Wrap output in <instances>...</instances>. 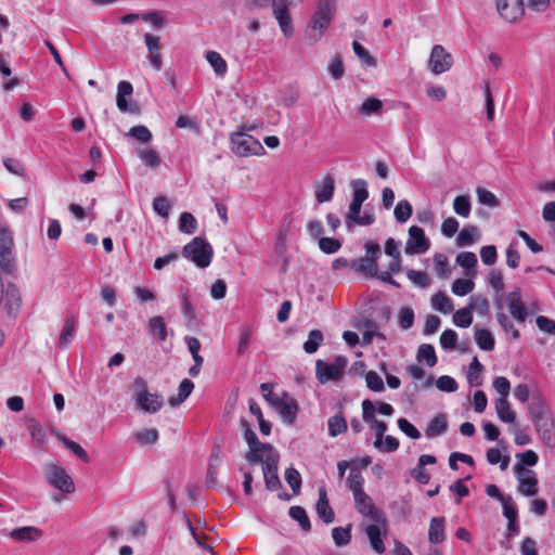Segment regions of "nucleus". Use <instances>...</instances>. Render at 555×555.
Returning <instances> with one entry per match:
<instances>
[{
    "label": "nucleus",
    "mask_w": 555,
    "mask_h": 555,
    "mask_svg": "<svg viewBox=\"0 0 555 555\" xmlns=\"http://www.w3.org/2000/svg\"><path fill=\"white\" fill-rule=\"evenodd\" d=\"M335 10V0H318L315 12L306 30V40L309 44H314L322 38L334 17Z\"/></svg>",
    "instance_id": "f257e3e1"
},
{
    "label": "nucleus",
    "mask_w": 555,
    "mask_h": 555,
    "mask_svg": "<svg viewBox=\"0 0 555 555\" xmlns=\"http://www.w3.org/2000/svg\"><path fill=\"white\" fill-rule=\"evenodd\" d=\"M182 256L191 260L197 268H207L214 257L211 245L202 237H194L182 249Z\"/></svg>",
    "instance_id": "f03ea898"
},
{
    "label": "nucleus",
    "mask_w": 555,
    "mask_h": 555,
    "mask_svg": "<svg viewBox=\"0 0 555 555\" xmlns=\"http://www.w3.org/2000/svg\"><path fill=\"white\" fill-rule=\"evenodd\" d=\"M232 152L240 157L261 155L264 153L262 144L253 135L245 132H234L230 137Z\"/></svg>",
    "instance_id": "7ed1b4c3"
},
{
    "label": "nucleus",
    "mask_w": 555,
    "mask_h": 555,
    "mask_svg": "<svg viewBox=\"0 0 555 555\" xmlns=\"http://www.w3.org/2000/svg\"><path fill=\"white\" fill-rule=\"evenodd\" d=\"M279 459V453L275 451L271 452L270 454H266V456L259 461L262 465V474L266 488L269 491H275L282 486L278 475Z\"/></svg>",
    "instance_id": "20e7f679"
},
{
    "label": "nucleus",
    "mask_w": 555,
    "mask_h": 555,
    "mask_svg": "<svg viewBox=\"0 0 555 555\" xmlns=\"http://www.w3.org/2000/svg\"><path fill=\"white\" fill-rule=\"evenodd\" d=\"M354 506L358 513L367 518L372 522H385V514L377 508L373 500L364 492H360L353 496Z\"/></svg>",
    "instance_id": "39448f33"
},
{
    "label": "nucleus",
    "mask_w": 555,
    "mask_h": 555,
    "mask_svg": "<svg viewBox=\"0 0 555 555\" xmlns=\"http://www.w3.org/2000/svg\"><path fill=\"white\" fill-rule=\"evenodd\" d=\"M244 438L249 447V452L245 455L249 463H258L266 454L275 452L270 443L260 442L253 429L245 430Z\"/></svg>",
    "instance_id": "423d86ee"
},
{
    "label": "nucleus",
    "mask_w": 555,
    "mask_h": 555,
    "mask_svg": "<svg viewBox=\"0 0 555 555\" xmlns=\"http://www.w3.org/2000/svg\"><path fill=\"white\" fill-rule=\"evenodd\" d=\"M270 405L286 424L293 425L295 423L299 408L297 401L288 392H283Z\"/></svg>",
    "instance_id": "0eeeda50"
},
{
    "label": "nucleus",
    "mask_w": 555,
    "mask_h": 555,
    "mask_svg": "<svg viewBox=\"0 0 555 555\" xmlns=\"http://www.w3.org/2000/svg\"><path fill=\"white\" fill-rule=\"evenodd\" d=\"M514 472L518 481V492L525 496L535 495L538 493V479L534 470L515 465Z\"/></svg>",
    "instance_id": "6e6552de"
},
{
    "label": "nucleus",
    "mask_w": 555,
    "mask_h": 555,
    "mask_svg": "<svg viewBox=\"0 0 555 555\" xmlns=\"http://www.w3.org/2000/svg\"><path fill=\"white\" fill-rule=\"evenodd\" d=\"M47 478L49 483L64 493H73L75 485L72 477L64 468L50 464L47 468Z\"/></svg>",
    "instance_id": "1a4fd4ad"
},
{
    "label": "nucleus",
    "mask_w": 555,
    "mask_h": 555,
    "mask_svg": "<svg viewBox=\"0 0 555 555\" xmlns=\"http://www.w3.org/2000/svg\"><path fill=\"white\" fill-rule=\"evenodd\" d=\"M430 247L429 240L425 236V232L417 225L409 229V238L405 243L404 251L408 255H418L426 253Z\"/></svg>",
    "instance_id": "9d476101"
},
{
    "label": "nucleus",
    "mask_w": 555,
    "mask_h": 555,
    "mask_svg": "<svg viewBox=\"0 0 555 555\" xmlns=\"http://www.w3.org/2000/svg\"><path fill=\"white\" fill-rule=\"evenodd\" d=\"M452 55L448 53L442 46L436 44L433 48L428 61V66L435 75H439L449 70L452 66Z\"/></svg>",
    "instance_id": "9b49d317"
},
{
    "label": "nucleus",
    "mask_w": 555,
    "mask_h": 555,
    "mask_svg": "<svg viewBox=\"0 0 555 555\" xmlns=\"http://www.w3.org/2000/svg\"><path fill=\"white\" fill-rule=\"evenodd\" d=\"M495 4L502 18L509 23L516 22L525 13L522 0H495Z\"/></svg>",
    "instance_id": "f8f14e48"
},
{
    "label": "nucleus",
    "mask_w": 555,
    "mask_h": 555,
    "mask_svg": "<svg viewBox=\"0 0 555 555\" xmlns=\"http://www.w3.org/2000/svg\"><path fill=\"white\" fill-rule=\"evenodd\" d=\"M388 529L387 518L385 517V522H372L364 527V532L370 541V545L372 550L377 554H383L385 552V544L382 539V534H386Z\"/></svg>",
    "instance_id": "ddd939ff"
},
{
    "label": "nucleus",
    "mask_w": 555,
    "mask_h": 555,
    "mask_svg": "<svg viewBox=\"0 0 555 555\" xmlns=\"http://www.w3.org/2000/svg\"><path fill=\"white\" fill-rule=\"evenodd\" d=\"M11 244L12 238L10 234L4 230L0 231V268L8 273H11L15 268L10 249Z\"/></svg>",
    "instance_id": "4468645a"
},
{
    "label": "nucleus",
    "mask_w": 555,
    "mask_h": 555,
    "mask_svg": "<svg viewBox=\"0 0 555 555\" xmlns=\"http://www.w3.org/2000/svg\"><path fill=\"white\" fill-rule=\"evenodd\" d=\"M335 191V180L332 175H326L321 181L314 183V195L319 204L332 201Z\"/></svg>",
    "instance_id": "2eb2a0df"
},
{
    "label": "nucleus",
    "mask_w": 555,
    "mask_h": 555,
    "mask_svg": "<svg viewBox=\"0 0 555 555\" xmlns=\"http://www.w3.org/2000/svg\"><path fill=\"white\" fill-rule=\"evenodd\" d=\"M318 493L319 498L315 504V512L323 522L326 525L332 524L335 519V514L330 505L325 487H320Z\"/></svg>",
    "instance_id": "dca6fc26"
},
{
    "label": "nucleus",
    "mask_w": 555,
    "mask_h": 555,
    "mask_svg": "<svg viewBox=\"0 0 555 555\" xmlns=\"http://www.w3.org/2000/svg\"><path fill=\"white\" fill-rule=\"evenodd\" d=\"M537 431L544 442L550 448L555 447V424L553 418L550 416L533 422Z\"/></svg>",
    "instance_id": "f3484780"
},
{
    "label": "nucleus",
    "mask_w": 555,
    "mask_h": 555,
    "mask_svg": "<svg viewBox=\"0 0 555 555\" xmlns=\"http://www.w3.org/2000/svg\"><path fill=\"white\" fill-rule=\"evenodd\" d=\"M144 41L149 50V59L151 64L156 70H159L163 66L159 37L152 34H145Z\"/></svg>",
    "instance_id": "a211bd4d"
},
{
    "label": "nucleus",
    "mask_w": 555,
    "mask_h": 555,
    "mask_svg": "<svg viewBox=\"0 0 555 555\" xmlns=\"http://www.w3.org/2000/svg\"><path fill=\"white\" fill-rule=\"evenodd\" d=\"M506 301H507V305H508L512 315L518 322H525L528 317V313H527V310H526L524 304L521 302L520 291L515 289V291L511 292L507 295Z\"/></svg>",
    "instance_id": "6ab92c4d"
},
{
    "label": "nucleus",
    "mask_w": 555,
    "mask_h": 555,
    "mask_svg": "<svg viewBox=\"0 0 555 555\" xmlns=\"http://www.w3.org/2000/svg\"><path fill=\"white\" fill-rule=\"evenodd\" d=\"M288 5L282 3V5H273V14L276 18L280 28L285 37H291L293 35V25H292V18L288 11Z\"/></svg>",
    "instance_id": "aec40b11"
},
{
    "label": "nucleus",
    "mask_w": 555,
    "mask_h": 555,
    "mask_svg": "<svg viewBox=\"0 0 555 555\" xmlns=\"http://www.w3.org/2000/svg\"><path fill=\"white\" fill-rule=\"evenodd\" d=\"M315 374L321 384H326L330 380H337L341 377L340 372H338L332 363H327L323 360H318L315 362Z\"/></svg>",
    "instance_id": "412c9836"
},
{
    "label": "nucleus",
    "mask_w": 555,
    "mask_h": 555,
    "mask_svg": "<svg viewBox=\"0 0 555 555\" xmlns=\"http://www.w3.org/2000/svg\"><path fill=\"white\" fill-rule=\"evenodd\" d=\"M428 540L433 544H440L446 540L444 517H434L430 520Z\"/></svg>",
    "instance_id": "4be33fe9"
},
{
    "label": "nucleus",
    "mask_w": 555,
    "mask_h": 555,
    "mask_svg": "<svg viewBox=\"0 0 555 555\" xmlns=\"http://www.w3.org/2000/svg\"><path fill=\"white\" fill-rule=\"evenodd\" d=\"M42 535V531L34 526H26L13 529L10 532V538L20 542H33Z\"/></svg>",
    "instance_id": "5701e85b"
},
{
    "label": "nucleus",
    "mask_w": 555,
    "mask_h": 555,
    "mask_svg": "<svg viewBox=\"0 0 555 555\" xmlns=\"http://www.w3.org/2000/svg\"><path fill=\"white\" fill-rule=\"evenodd\" d=\"M528 410L533 422L551 415L544 400L540 395H533L530 398Z\"/></svg>",
    "instance_id": "b1692460"
},
{
    "label": "nucleus",
    "mask_w": 555,
    "mask_h": 555,
    "mask_svg": "<svg viewBox=\"0 0 555 555\" xmlns=\"http://www.w3.org/2000/svg\"><path fill=\"white\" fill-rule=\"evenodd\" d=\"M495 411L498 414V417L503 423L512 424L516 420L515 412L511 409V404L508 402V399L505 398H498L495 400Z\"/></svg>",
    "instance_id": "393cba45"
},
{
    "label": "nucleus",
    "mask_w": 555,
    "mask_h": 555,
    "mask_svg": "<svg viewBox=\"0 0 555 555\" xmlns=\"http://www.w3.org/2000/svg\"><path fill=\"white\" fill-rule=\"evenodd\" d=\"M146 397H149L146 400H144L142 403H135L139 409L144 411L145 413H156L158 412L163 404H164V398L163 396L158 393H146Z\"/></svg>",
    "instance_id": "a878e982"
},
{
    "label": "nucleus",
    "mask_w": 555,
    "mask_h": 555,
    "mask_svg": "<svg viewBox=\"0 0 555 555\" xmlns=\"http://www.w3.org/2000/svg\"><path fill=\"white\" fill-rule=\"evenodd\" d=\"M448 429V422L444 415L439 414L435 416L428 424L425 434L428 438L440 436Z\"/></svg>",
    "instance_id": "bb28decb"
},
{
    "label": "nucleus",
    "mask_w": 555,
    "mask_h": 555,
    "mask_svg": "<svg viewBox=\"0 0 555 555\" xmlns=\"http://www.w3.org/2000/svg\"><path fill=\"white\" fill-rule=\"evenodd\" d=\"M288 515L293 520L299 524L304 532H310L311 522L304 507L298 505L292 506L288 511Z\"/></svg>",
    "instance_id": "cd10ccee"
},
{
    "label": "nucleus",
    "mask_w": 555,
    "mask_h": 555,
    "mask_svg": "<svg viewBox=\"0 0 555 555\" xmlns=\"http://www.w3.org/2000/svg\"><path fill=\"white\" fill-rule=\"evenodd\" d=\"M475 341L477 346L485 351H491L495 346V340L492 333L486 328L475 331Z\"/></svg>",
    "instance_id": "c85d7f7f"
},
{
    "label": "nucleus",
    "mask_w": 555,
    "mask_h": 555,
    "mask_svg": "<svg viewBox=\"0 0 555 555\" xmlns=\"http://www.w3.org/2000/svg\"><path fill=\"white\" fill-rule=\"evenodd\" d=\"M64 447L69 449L76 456L82 460L85 463H89L90 459L85 449L77 442L68 439L66 436L60 433L52 431Z\"/></svg>",
    "instance_id": "c756f323"
},
{
    "label": "nucleus",
    "mask_w": 555,
    "mask_h": 555,
    "mask_svg": "<svg viewBox=\"0 0 555 555\" xmlns=\"http://www.w3.org/2000/svg\"><path fill=\"white\" fill-rule=\"evenodd\" d=\"M149 332L151 335L163 341L167 338V326L163 317H153L149 321Z\"/></svg>",
    "instance_id": "7c9ffc66"
},
{
    "label": "nucleus",
    "mask_w": 555,
    "mask_h": 555,
    "mask_svg": "<svg viewBox=\"0 0 555 555\" xmlns=\"http://www.w3.org/2000/svg\"><path fill=\"white\" fill-rule=\"evenodd\" d=\"M194 383L188 378L183 379L178 389V395L170 397L168 402L171 406L181 404L193 391Z\"/></svg>",
    "instance_id": "2f4dec72"
},
{
    "label": "nucleus",
    "mask_w": 555,
    "mask_h": 555,
    "mask_svg": "<svg viewBox=\"0 0 555 555\" xmlns=\"http://www.w3.org/2000/svg\"><path fill=\"white\" fill-rule=\"evenodd\" d=\"M479 236V230L475 225L465 227L462 229L456 237V245L459 247L469 246Z\"/></svg>",
    "instance_id": "473e14b6"
},
{
    "label": "nucleus",
    "mask_w": 555,
    "mask_h": 555,
    "mask_svg": "<svg viewBox=\"0 0 555 555\" xmlns=\"http://www.w3.org/2000/svg\"><path fill=\"white\" fill-rule=\"evenodd\" d=\"M352 525L348 524L346 527H335L332 530V538L336 546H345L351 540Z\"/></svg>",
    "instance_id": "72a5a7b5"
},
{
    "label": "nucleus",
    "mask_w": 555,
    "mask_h": 555,
    "mask_svg": "<svg viewBox=\"0 0 555 555\" xmlns=\"http://www.w3.org/2000/svg\"><path fill=\"white\" fill-rule=\"evenodd\" d=\"M431 305L436 310L444 314L451 313L454 309L452 300L441 292L433 295Z\"/></svg>",
    "instance_id": "f704fd0d"
},
{
    "label": "nucleus",
    "mask_w": 555,
    "mask_h": 555,
    "mask_svg": "<svg viewBox=\"0 0 555 555\" xmlns=\"http://www.w3.org/2000/svg\"><path fill=\"white\" fill-rule=\"evenodd\" d=\"M328 425V435L331 437H336L340 434H344L347 428V421L341 414H335L334 416H331L327 421Z\"/></svg>",
    "instance_id": "c9c22d12"
},
{
    "label": "nucleus",
    "mask_w": 555,
    "mask_h": 555,
    "mask_svg": "<svg viewBox=\"0 0 555 555\" xmlns=\"http://www.w3.org/2000/svg\"><path fill=\"white\" fill-rule=\"evenodd\" d=\"M383 109V102L374 96H370L361 104L359 113L364 116H371L373 114L379 115Z\"/></svg>",
    "instance_id": "e433bc0d"
},
{
    "label": "nucleus",
    "mask_w": 555,
    "mask_h": 555,
    "mask_svg": "<svg viewBox=\"0 0 555 555\" xmlns=\"http://www.w3.org/2000/svg\"><path fill=\"white\" fill-rule=\"evenodd\" d=\"M358 272L366 275V276H370V278H375L377 275V273L379 272L378 271V267H377V262H374L370 259H366V258H360L357 262L353 263L352 266Z\"/></svg>",
    "instance_id": "4c0bfd02"
},
{
    "label": "nucleus",
    "mask_w": 555,
    "mask_h": 555,
    "mask_svg": "<svg viewBox=\"0 0 555 555\" xmlns=\"http://www.w3.org/2000/svg\"><path fill=\"white\" fill-rule=\"evenodd\" d=\"M417 360L420 362L425 361L429 367H433L437 363V356L435 348L429 344H423L417 350Z\"/></svg>",
    "instance_id": "58836bf2"
},
{
    "label": "nucleus",
    "mask_w": 555,
    "mask_h": 555,
    "mask_svg": "<svg viewBox=\"0 0 555 555\" xmlns=\"http://www.w3.org/2000/svg\"><path fill=\"white\" fill-rule=\"evenodd\" d=\"M139 158L142 163L151 168H156L160 164V157L158 153L153 149H139L137 150Z\"/></svg>",
    "instance_id": "ea45409f"
},
{
    "label": "nucleus",
    "mask_w": 555,
    "mask_h": 555,
    "mask_svg": "<svg viewBox=\"0 0 555 555\" xmlns=\"http://www.w3.org/2000/svg\"><path fill=\"white\" fill-rule=\"evenodd\" d=\"M75 337V320L74 318H68L65 322L63 331L60 335V347L67 348V346L73 341Z\"/></svg>",
    "instance_id": "a19ab883"
},
{
    "label": "nucleus",
    "mask_w": 555,
    "mask_h": 555,
    "mask_svg": "<svg viewBox=\"0 0 555 555\" xmlns=\"http://www.w3.org/2000/svg\"><path fill=\"white\" fill-rule=\"evenodd\" d=\"M206 60L210 64V66L214 68L215 73L217 75H224L227 72V62L223 60V57L216 51H209L206 54Z\"/></svg>",
    "instance_id": "79ce46f5"
},
{
    "label": "nucleus",
    "mask_w": 555,
    "mask_h": 555,
    "mask_svg": "<svg viewBox=\"0 0 555 555\" xmlns=\"http://www.w3.org/2000/svg\"><path fill=\"white\" fill-rule=\"evenodd\" d=\"M347 482H348V487L351 490L353 496L360 492H364V490H363L364 479L362 477V474L357 468H351L348 479H347Z\"/></svg>",
    "instance_id": "37998d69"
},
{
    "label": "nucleus",
    "mask_w": 555,
    "mask_h": 555,
    "mask_svg": "<svg viewBox=\"0 0 555 555\" xmlns=\"http://www.w3.org/2000/svg\"><path fill=\"white\" fill-rule=\"evenodd\" d=\"M323 341V333L320 330H312L308 335V339L304 344V350L311 354L314 353Z\"/></svg>",
    "instance_id": "c03bdc74"
},
{
    "label": "nucleus",
    "mask_w": 555,
    "mask_h": 555,
    "mask_svg": "<svg viewBox=\"0 0 555 555\" xmlns=\"http://www.w3.org/2000/svg\"><path fill=\"white\" fill-rule=\"evenodd\" d=\"M412 214H413L412 205L410 204V202H408L405 199L400 201L396 205L395 210H393L395 218L400 223L406 222L410 219V217L412 216Z\"/></svg>",
    "instance_id": "a18cd8bd"
},
{
    "label": "nucleus",
    "mask_w": 555,
    "mask_h": 555,
    "mask_svg": "<svg viewBox=\"0 0 555 555\" xmlns=\"http://www.w3.org/2000/svg\"><path fill=\"white\" fill-rule=\"evenodd\" d=\"M472 322H473L472 307L467 306L465 308H462L453 314V323L459 327L466 328V327L470 326Z\"/></svg>",
    "instance_id": "49530a36"
},
{
    "label": "nucleus",
    "mask_w": 555,
    "mask_h": 555,
    "mask_svg": "<svg viewBox=\"0 0 555 555\" xmlns=\"http://www.w3.org/2000/svg\"><path fill=\"white\" fill-rule=\"evenodd\" d=\"M470 199L468 195H459L453 201V209L455 214L463 218H467L470 215Z\"/></svg>",
    "instance_id": "de8ad7c7"
},
{
    "label": "nucleus",
    "mask_w": 555,
    "mask_h": 555,
    "mask_svg": "<svg viewBox=\"0 0 555 555\" xmlns=\"http://www.w3.org/2000/svg\"><path fill=\"white\" fill-rule=\"evenodd\" d=\"M482 370H483L482 364L475 357L473 362L469 365V371L467 374V380L470 386H480L481 385L482 379L480 377V374H481Z\"/></svg>",
    "instance_id": "09e8293b"
},
{
    "label": "nucleus",
    "mask_w": 555,
    "mask_h": 555,
    "mask_svg": "<svg viewBox=\"0 0 555 555\" xmlns=\"http://www.w3.org/2000/svg\"><path fill=\"white\" fill-rule=\"evenodd\" d=\"M29 434L33 441L40 448H43L47 442V436L42 426L37 421H31L29 426Z\"/></svg>",
    "instance_id": "8fccbe9b"
},
{
    "label": "nucleus",
    "mask_w": 555,
    "mask_h": 555,
    "mask_svg": "<svg viewBox=\"0 0 555 555\" xmlns=\"http://www.w3.org/2000/svg\"><path fill=\"white\" fill-rule=\"evenodd\" d=\"M197 221L190 212H182L179 218V230L185 234H193L196 230Z\"/></svg>",
    "instance_id": "3c124183"
},
{
    "label": "nucleus",
    "mask_w": 555,
    "mask_h": 555,
    "mask_svg": "<svg viewBox=\"0 0 555 555\" xmlns=\"http://www.w3.org/2000/svg\"><path fill=\"white\" fill-rule=\"evenodd\" d=\"M353 190L352 199L364 203L369 197L367 183L363 179H357L351 183Z\"/></svg>",
    "instance_id": "603ef678"
},
{
    "label": "nucleus",
    "mask_w": 555,
    "mask_h": 555,
    "mask_svg": "<svg viewBox=\"0 0 555 555\" xmlns=\"http://www.w3.org/2000/svg\"><path fill=\"white\" fill-rule=\"evenodd\" d=\"M475 283L469 279H456L452 283V292L457 296H465L473 292Z\"/></svg>",
    "instance_id": "864d4df0"
},
{
    "label": "nucleus",
    "mask_w": 555,
    "mask_h": 555,
    "mask_svg": "<svg viewBox=\"0 0 555 555\" xmlns=\"http://www.w3.org/2000/svg\"><path fill=\"white\" fill-rule=\"evenodd\" d=\"M126 135L133 138L142 143H149L152 140V132L142 125L130 128Z\"/></svg>",
    "instance_id": "5fc2aeb1"
},
{
    "label": "nucleus",
    "mask_w": 555,
    "mask_h": 555,
    "mask_svg": "<svg viewBox=\"0 0 555 555\" xmlns=\"http://www.w3.org/2000/svg\"><path fill=\"white\" fill-rule=\"evenodd\" d=\"M133 391H134V400L135 403H142L144 400H146L149 397H146L147 391V383L146 380L138 376L133 380Z\"/></svg>",
    "instance_id": "6e6d98bb"
},
{
    "label": "nucleus",
    "mask_w": 555,
    "mask_h": 555,
    "mask_svg": "<svg viewBox=\"0 0 555 555\" xmlns=\"http://www.w3.org/2000/svg\"><path fill=\"white\" fill-rule=\"evenodd\" d=\"M134 438L141 444H153L158 440V431L155 428H145L137 431Z\"/></svg>",
    "instance_id": "4d7b16f0"
},
{
    "label": "nucleus",
    "mask_w": 555,
    "mask_h": 555,
    "mask_svg": "<svg viewBox=\"0 0 555 555\" xmlns=\"http://www.w3.org/2000/svg\"><path fill=\"white\" fill-rule=\"evenodd\" d=\"M285 480L289 485L295 494H298L300 492L301 476L296 468L289 467L286 469Z\"/></svg>",
    "instance_id": "13d9d810"
},
{
    "label": "nucleus",
    "mask_w": 555,
    "mask_h": 555,
    "mask_svg": "<svg viewBox=\"0 0 555 555\" xmlns=\"http://www.w3.org/2000/svg\"><path fill=\"white\" fill-rule=\"evenodd\" d=\"M487 461L492 465L501 463L500 468L502 470H505L509 464V457L508 456L502 457L501 451L496 448H491L487 451Z\"/></svg>",
    "instance_id": "bf43d9fd"
},
{
    "label": "nucleus",
    "mask_w": 555,
    "mask_h": 555,
    "mask_svg": "<svg viewBox=\"0 0 555 555\" xmlns=\"http://www.w3.org/2000/svg\"><path fill=\"white\" fill-rule=\"evenodd\" d=\"M468 307H472V311L475 310L481 315H487L489 313V301L481 295L472 296Z\"/></svg>",
    "instance_id": "052dcab7"
},
{
    "label": "nucleus",
    "mask_w": 555,
    "mask_h": 555,
    "mask_svg": "<svg viewBox=\"0 0 555 555\" xmlns=\"http://www.w3.org/2000/svg\"><path fill=\"white\" fill-rule=\"evenodd\" d=\"M434 263L436 267L437 274L440 278H448L450 275L451 271L449 269V260L446 255L440 253L436 254L434 256Z\"/></svg>",
    "instance_id": "680f3d73"
},
{
    "label": "nucleus",
    "mask_w": 555,
    "mask_h": 555,
    "mask_svg": "<svg viewBox=\"0 0 555 555\" xmlns=\"http://www.w3.org/2000/svg\"><path fill=\"white\" fill-rule=\"evenodd\" d=\"M365 382L369 389L380 392L385 389L382 377L375 371H369L365 374Z\"/></svg>",
    "instance_id": "e2e57ef3"
},
{
    "label": "nucleus",
    "mask_w": 555,
    "mask_h": 555,
    "mask_svg": "<svg viewBox=\"0 0 555 555\" xmlns=\"http://www.w3.org/2000/svg\"><path fill=\"white\" fill-rule=\"evenodd\" d=\"M408 279L415 285L425 288L430 284V279L426 272L423 271H416V270H409L406 272Z\"/></svg>",
    "instance_id": "0e129e2a"
},
{
    "label": "nucleus",
    "mask_w": 555,
    "mask_h": 555,
    "mask_svg": "<svg viewBox=\"0 0 555 555\" xmlns=\"http://www.w3.org/2000/svg\"><path fill=\"white\" fill-rule=\"evenodd\" d=\"M362 418L365 423H367L370 426L377 421L376 420V405L374 402H372L369 399H365L362 401Z\"/></svg>",
    "instance_id": "69168bd1"
},
{
    "label": "nucleus",
    "mask_w": 555,
    "mask_h": 555,
    "mask_svg": "<svg viewBox=\"0 0 555 555\" xmlns=\"http://www.w3.org/2000/svg\"><path fill=\"white\" fill-rule=\"evenodd\" d=\"M476 193H477L478 202L481 205H486L489 207H498L499 206V201L495 197V195L492 192L488 191L487 189L477 188Z\"/></svg>",
    "instance_id": "338daca9"
},
{
    "label": "nucleus",
    "mask_w": 555,
    "mask_h": 555,
    "mask_svg": "<svg viewBox=\"0 0 555 555\" xmlns=\"http://www.w3.org/2000/svg\"><path fill=\"white\" fill-rule=\"evenodd\" d=\"M493 388L499 393V398H508L511 390V383L504 376H498L493 379Z\"/></svg>",
    "instance_id": "774afa93"
}]
</instances>
